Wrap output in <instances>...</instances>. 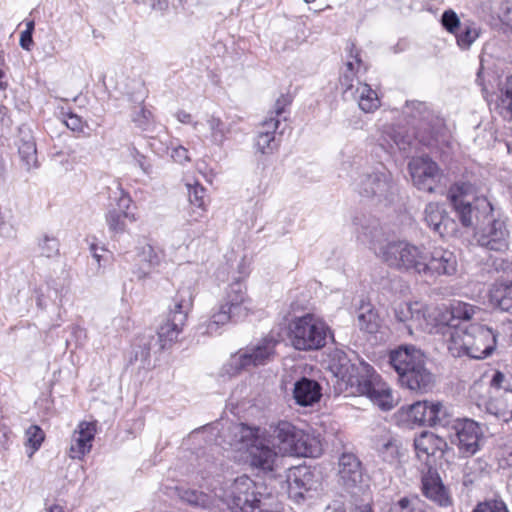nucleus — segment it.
<instances>
[{
    "label": "nucleus",
    "instance_id": "1",
    "mask_svg": "<svg viewBox=\"0 0 512 512\" xmlns=\"http://www.w3.org/2000/svg\"><path fill=\"white\" fill-rule=\"evenodd\" d=\"M449 199L462 226L479 224L474 232L477 245L487 251L505 253L510 245L506 219L495 214L491 202L475 183L459 181L449 189Z\"/></svg>",
    "mask_w": 512,
    "mask_h": 512
},
{
    "label": "nucleus",
    "instance_id": "2",
    "mask_svg": "<svg viewBox=\"0 0 512 512\" xmlns=\"http://www.w3.org/2000/svg\"><path fill=\"white\" fill-rule=\"evenodd\" d=\"M328 368L338 384L355 389L356 393L366 396L382 410L393 408L391 390L369 364L362 361L352 363L345 352L335 350L330 355Z\"/></svg>",
    "mask_w": 512,
    "mask_h": 512
},
{
    "label": "nucleus",
    "instance_id": "3",
    "mask_svg": "<svg viewBox=\"0 0 512 512\" xmlns=\"http://www.w3.org/2000/svg\"><path fill=\"white\" fill-rule=\"evenodd\" d=\"M360 233L364 240L371 244L376 255L389 267L402 271H413L418 274L422 273L426 253L421 247L406 241H390L381 244L382 230L379 228L377 221H373L369 226L362 225Z\"/></svg>",
    "mask_w": 512,
    "mask_h": 512
},
{
    "label": "nucleus",
    "instance_id": "4",
    "mask_svg": "<svg viewBox=\"0 0 512 512\" xmlns=\"http://www.w3.org/2000/svg\"><path fill=\"white\" fill-rule=\"evenodd\" d=\"M389 362L402 386L425 393L434 384V375L427 369L424 353L414 345H401L389 354Z\"/></svg>",
    "mask_w": 512,
    "mask_h": 512
},
{
    "label": "nucleus",
    "instance_id": "5",
    "mask_svg": "<svg viewBox=\"0 0 512 512\" xmlns=\"http://www.w3.org/2000/svg\"><path fill=\"white\" fill-rule=\"evenodd\" d=\"M496 333L482 324H471L468 327L452 330L448 350L454 357L467 356L472 359H484L496 348Z\"/></svg>",
    "mask_w": 512,
    "mask_h": 512
},
{
    "label": "nucleus",
    "instance_id": "6",
    "mask_svg": "<svg viewBox=\"0 0 512 512\" xmlns=\"http://www.w3.org/2000/svg\"><path fill=\"white\" fill-rule=\"evenodd\" d=\"M330 333L326 322L313 313L292 317L287 325V339L298 351L322 349Z\"/></svg>",
    "mask_w": 512,
    "mask_h": 512
},
{
    "label": "nucleus",
    "instance_id": "7",
    "mask_svg": "<svg viewBox=\"0 0 512 512\" xmlns=\"http://www.w3.org/2000/svg\"><path fill=\"white\" fill-rule=\"evenodd\" d=\"M248 302L246 286L240 279H236L229 284L219 307L212 313L202 333L213 335L228 322L244 319L249 313Z\"/></svg>",
    "mask_w": 512,
    "mask_h": 512
},
{
    "label": "nucleus",
    "instance_id": "8",
    "mask_svg": "<svg viewBox=\"0 0 512 512\" xmlns=\"http://www.w3.org/2000/svg\"><path fill=\"white\" fill-rule=\"evenodd\" d=\"M269 438L276 443V449L282 457H318L321 454L319 441L287 421H280Z\"/></svg>",
    "mask_w": 512,
    "mask_h": 512
},
{
    "label": "nucleus",
    "instance_id": "9",
    "mask_svg": "<svg viewBox=\"0 0 512 512\" xmlns=\"http://www.w3.org/2000/svg\"><path fill=\"white\" fill-rule=\"evenodd\" d=\"M276 345L277 341L274 338L266 337L257 344L239 351L222 367V375L233 377L241 371L266 365L274 358Z\"/></svg>",
    "mask_w": 512,
    "mask_h": 512
},
{
    "label": "nucleus",
    "instance_id": "10",
    "mask_svg": "<svg viewBox=\"0 0 512 512\" xmlns=\"http://www.w3.org/2000/svg\"><path fill=\"white\" fill-rule=\"evenodd\" d=\"M354 185L360 195L378 202L388 200L395 190L392 174L382 163L363 168Z\"/></svg>",
    "mask_w": 512,
    "mask_h": 512
},
{
    "label": "nucleus",
    "instance_id": "11",
    "mask_svg": "<svg viewBox=\"0 0 512 512\" xmlns=\"http://www.w3.org/2000/svg\"><path fill=\"white\" fill-rule=\"evenodd\" d=\"M241 439L253 436V439L247 444V460L253 468L262 471H273L282 460V456L276 449V443L269 437H260L254 435L252 429L242 426L240 428Z\"/></svg>",
    "mask_w": 512,
    "mask_h": 512
},
{
    "label": "nucleus",
    "instance_id": "12",
    "mask_svg": "<svg viewBox=\"0 0 512 512\" xmlns=\"http://www.w3.org/2000/svg\"><path fill=\"white\" fill-rule=\"evenodd\" d=\"M413 185L421 191L434 193L441 182L443 172L428 156L412 158L408 164Z\"/></svg>",
    "mask_w": 512,
    "mask_h": 512
},
{
    "label": "nucleus",
    "instance_id": "13",
    "mask_svg": "<svg viewBox=\"0 0 512 512\" xmlns=\"http://www.w3.org/2000/svg\"><path fill=\"white\" fill-rule=\"evenodd\" d=\"M452 429L454 434L450 436L451 443L458 447L463 456L474 455L479 449V439L482 434L478 423L467 418H455Z\"/></svg>",
    "mask_w": 512,
    "mask_h": 512
},
{
    "label": "nucleus",
    "instance_id": "14",
    "mask_svg": "<svg viewBox=\"0 0 512 512\" xmlns=\"http://www.w3.org/2000/svg\"><path fill=\"white\" fill-rule=\"evenodd\" d=\"M423 266L421 274L425 276H452L457 272L458 261L452 251L437 247L430 255L426 254Z\"/></svg>",
    "mask_w": 512,
    "mask_h": 512
},
{
    "label": "nucleus",
    "instance_id": "15",
    "mask_svg": "<svg viewBox=\"0 0 512 512\" xmlns=\"http://www.w3.org/2000/svg\"><path fill=\"white\" fill-rule=\"evenodd\" d=\"M113 194L117 208H110L108 210L106 223L110 231L116 234H122L126 230L125 220L128 219L130 222H134L136 221V217L129 212L132 202L130 196L120 186H117Z\"/></svg>",
    "mask_w": 512,
    "mask_h": 512
},
{
    "label": "nucleus",
    "instance_id": "16",
    "mask_svg": "<svg viewBox=\"0 0 512 512\" xmlns=\"http://www.w3.org/2000/svg\"><path fill=\"white\" fill-rule=\"evenodd\" d=\"M288 494L296 502L305 499L306 494L317 490L319 479L307 467H296L288 475Z\"/></svg>",
    "mask_w": 512,
    "mask_h": 512
},
{
    "label": "nucleus",
    "instance_id": "17",
    "mask_svg": "<svg viewBox=\"0 0 512 512\" xmlns=\"http://www.w3.org/2000/svg\"><path fill=\"white\" fill-rule=\"evenodd\" d=\"M339 482L345 489L352 491L363 482V468L358 457L350 452L341 454L338 460Z\"/></svg>",
    "mask_w": 512,
    "mask_h": 512
},
{
    "label": "nucleus",
    "instance_id": "18",
    "mask_svg": "<svg viewBox=\"0 0 512 512\" xmlns=\"http://www.w3.org/2000/svg\"><path fill=\"white\" fill-rule=\"evenodd\" d=\"M418 458L425 456L426 464L430 467L432 459L442 458L448 449V444L442 437L433 433L424 432L414 440Z\"/></svg>",
    "mask_w": 512,
    "mask_h": 512
},
{
    "label": "nucleus",
    "instance_id": "19",
    "mask_svg": "<svg viewBox=\"0 0 512 512\" xmlns=\"http://www.w3.org/2000/svg\"><path fill=\"white\" fill-rule=\"evenodd\" d=\"M96 434V425L92 422H81L72 434L69 456L72 459H82L92 448Z\"/></svg>",
    "mask_w": 512,
    "mask_h": 512
},
{
    "label": "nucleus",
    "instance_id": "20",
    "mask_svg": "<svg viewBox=\"0 0 512 512\" xmlns=\"http://www.w3.org/2000/svg\"><path fill=\"white\" fill-rule=\"evenodd\" d=\"M423 220L429 228L441 237L454 231V221L439 203L430 202L425 206Z\"/></svg>",
    "mask_w": 512,
    "mask_h": 512
},
{
    "label": "nucleus",
    "instance_id": "21",
    "mask_svg": "<svg viewBox=\"0 0 512 512\" xmlns=\"http://www.w3.org/2000/svg\"><path fill=\"white\" fill-rule=\"evenodd\" d=\"M394 315L396 320L404 325L409 335H413L414 329H428V325H424L425 314L418 303H400L394 308Z\"/></svg>",
    "mask_w": 512,
    "mask_h": 512
},
{
    "label": "nucleus",
    "instance_id": "22",
    "mask_svg": "<svg viewBox=\"0 0 512 512\" xmlns=\"http://www.w3.org/2000/svg\"><path fill=\"white\" fill-rule=\"evenodd\" d=\"M423 494L441 507H449L453 500L448 489L442 483V480L436 471L428 470L422 478Z\"/></svg>",
    "mask_w": 512,
    "mask_h": 512
},
{
    "label": "nucleus",
    "instance_id": "23",
    "mask_svg": "<svg viewBox=\"0 0 512 512\" xmlns=\"http://www.w3.org/2000/svg\"><path fill=\"white\" fill-rule=\"evenodd\" d=\"M321 390L316 380L302 377L294 384L293 397L300 406H312L320 400Z\"/></svg>",
    "mask_w": 512,
    "mask_h": 512
},
{
    "label": "nucleus",
    "instance_id": "24",
    "mask_svg": "<svg viewBox=\"0 0 512 512\" xmlns=\"http://www.w3.org/2000/svg\"><path fill=\"white\" fill-rule=\"evenodd\" d=\"M184 315L178 314L174 318L167 316L157 332L159 349L164 350L169 348L175 341H177L179 334L184 327Z\"/></svg>",
    "mask_w": 512,
    "mask_h": 512
},
{
    "label": "nucleus",
    "instance_id": "25",
    "mask_svg": "<svg viewBox=\"0 0 512 512\" xmlns=\"http://www.w3.org/2000/svg\"><path fill=\"white\" fill-rule=\"evenodd\" d=\"M429 317H433L435 323L433 325L427 323V330L431 331L432 328H436L437 331L448 336V343L451 340L452 330L462 328L454 322L450 307H436L429 313Z\"/></svg>",
    "mask_w": 512,
    "mask_h": 512
},
{
    "label": "nucleus",
    "instance_id": "26",
    "mask_svg": "<svg viewBox=\"0 0 512 512\" xmlns=\"http://www.w3.org/2000/svg\"><path fill=\"white\" fill-rule=\"evenodd\" d=\"M379 141L384 149L397 147L399 150L406 151L412 143V137L405 134L401 128L385 126Z\"/></svg>",
    "mask_w": 512,
    "mask_h": 512
},
{
    "label": "nucleus",
    "instance_id": "27",
    "mask_svg": "<svg viewBox=\"0 0 512 512\" xmlns=\"http://www.w3.org/2000/svg\"><path fill=\"white\" fill-rule=\"evenodd\" d=\"M195 296V290L192 285L182 286L178 289L174 298L173 307L167 316L174 318L175 315L183 314L184 323L186 324L189 311L192 309Z\"/></svg>",
    "mask_w": 512,
    "mask_h": 512
},
{
    "label": "nucleus",
    "instance_id": "28",
    "mask_svg": "<svg viewBox=\"0 0 512 512\" xmlns=\"http://www.w3.org/2000/svg\"><path fill=\"white\" fill-rule=\"evenodd\" d=\"M202 217V213L196 216L191 215L180 227L175 228L171 233V242L175 248L188 246V244L199 234V230L193 227V222H197Z\"/></svg>",
    "mask_w": 512,
    "mask_h": 512
},
{
    "label": "nucleus",
    "instance_id": "29",
    "mask_svg": "<svg viewBox=\"0 0 512 512\" xmlns=\"http://www.w3.org/2000/svg\"><path fill=\"white\" fill-rule=\"evenodd\" d=\"M487 410L503 421L511 420L512 391L492 395L487 404Z\"/></svg>",
    "mask_w": 512,
    "mask_h": 512
},
{
    "label": "nucleus",
    "instance_id": "30",
    "mask_svg": "<svg viewBox=\"0 0 512 512\" xmlns=\"http://www.w3.org/2000/svg\"><path fill=\"white\" fill-rule=\"evenodd\" d=\"M21 137L18 142V153L25 168L30 170L38 167L37 149L32 135L20 131Z\"/></svg>",
    "mask_w": 512,
    "mask_h": 512
},
{
    "label": "nucleus",
    "instance_id": "31",
    "mask_svg": "<svg viewBox=\"0 0 512 512\" xmlns=\"http://www.w3.org/2000/svg\"><path fill=\"white\" fill-rule=\"evenodd\" d=\"M495 109L504 119L512 121V74L499 85Z\"/></svg>",
    "mask_w": 512,
    "mask_h": 512
},
{
    "label": "nucleus",
    "instance_id": "32",
    "mask_svg": "<svg viewBox=\"0 0 512 512\" xmlns=\"http://www.w3.org/2000/svg\"><path fill=\"white\" fill-rule=\"evenodd\" d=\"M352 96L357 100L359 108L365 113H372L380 107L377 93L366 83H358Z\"/></svg>",
    "mask_w": 512,
    "mask_h": 512
},
{
    "label": "nucleus",
    "instance_id": "33",
    "mask_svg": "<svg viewBox=\"0 0 512 512\" xmlns=\"http://www.w3.org/2000/svg\"><path fill=\"white\" fill-rule=\"evenodd\" d=\"M490 297L501 311L512 313V282L496 284Z\"/></svg>",
    "mask_w": 512,
    "mask_h": 512
},
{
    "label": "nucleus",
    "instance_id": "34",
    "mask_svg": "<svg viewBox=\"0 0 512 512\" xmlns=\"http://www.w3.org/2000/svg\"><path fill=\"white\" fill-rule=\"evenodd\" d=\"M180 498L194 507L213 508L219 506L218 498L213 499L210 495L196 489H186L180 492Z\"/></svg>",
    "mask_w": 512,
    "mask_h": 512
},
{
    "label": "nucleus",
    "instance_id": "35",
    "mask_svg": "<svg viewBox=\"0 0 512 512\" xmlns=\"http://www.w3.org/2000/svg\"><path fill=\"white\" fill-rule=\"evenodd\" d=\"M429 419L430 424L429 426H453V421L455 420L452 418V415L449 411V408L445 406L442 402L436 401L430 402V410H429Z\"/></svg>",
    "mask_w": 512,
    "mask_h": 512
},
{
    "label": "nucleus",
    "instance_id": "36",
    "mask_svg": "<svg viewBox=\"0 0 512 512\" xmlns=\"http://www.w3.org/2000/svg\"><path fill=\"white\" fill-rule=\"evenodd\" d=\"M389 512H434V510L418 497H403L390 507Z\"/></svg>",
    "mask_w": 512,
    "mask_h": 512
},
{
    "label": "nucleus",
    "instance_id": "37",
    "mask_svg": "<svg viewBox=\"0 0 512 512\" xmlns=\"http://www.w3.org/2000/svg\"><path fill=\"white\" fill-rule=\"evenodd\" d=\"M139 261L143 263L140 268L139 277H144L150 273V271L158 266L162 260V255L151 245H145L142 247L139 253Z\"/></svg>",
    "mask_w": 512,
    "mask_h": 512
},
{
    "label": "nucleus",
    "instance_id": "38",
    "mask_svg": "<svg viewBox=\"0 0 512 512\" xmlns=\"http://www.w3.org/2000/svg\"><path fill=\"white\" fill-rule=\"evenodd\" d=\"M206 122L210 130L211 142L218 146L222 145L230 133V127L214 115L208 116Z\"/></svg>",
    "mask_w": 512,
    "mask_h": 512
},
{
    "label": "nucleus",
    "instance_id": "39",
    "mask_svg": "<svg viewBox=\"0 0 512 512\" xmlns=\"http://www.w3.org/2000/svg\"><path fill=\"white\" fill-rule=\"evenodd\" d=\"M430 402L431 401H418L412 404L409 407L408 417L409 419L416 424L429 426V410H430Z\"/></svg>",
    "mask_w": 512,
    "mask_h": 512
},
{
    "label": "nucleus",
    "instance_id": "40",
    "mask_svg": "<svg viewBox=\"0 0 512 512\" xmlns=\"http://www.w3.org/2000/svg\"><path fill=\"white\" fill-rule=\"evenodd\" d=\"M255 147L263 155H270L277 151L279 140L275 135L258 132L255 140Z\"/></svg>",
    "mask_w": 512,
    "mask_h": 512
},
{
    "label": "nucleus",
    "instance_id": "41",
    "mask_svg": "<svg viewBox=\"0 0 512 512\" xmlns=\"http://www.w3.org/2000/svg\"><path fill=\"white\" fill-rule=\"evenodd\" d=\"M449 307L455 323L460 320H471L476 311L479 310L478 307L461 301H455L451 303Z\"/></svg>",
    "mask_w": 512,
    "mask_h": 512
},
{
    "label": "nucleus",
    "instance_id": "42",
    "mask_svg": "<svg viewBox=\"0 0 512 512\" xmlns=\"http://www.w3.org/2000/svg\"><path fill=\"white\" fill-rule=\"evenodd\" d=\"M512 377L499 370H495L491 376L489 386L491 394H499L508 391H512L511 384Z\"/></svg>",
    "mask_w": 512,
    "mask_h": 512
},
{
    "label": "nucleus",
    "instance_id": "43",
    "mask_svg": "<svg viewBox=\"0 0 512 512\" xmlns=\"http://www.w3.org/2000/svg\"><path fill=\"white\" fill-rule=\"evenodd\" d=\"M457 44L461 49H468L479 37V31L475 26L464 25L455 34Z\"/></svg>",
    "mask_w": 512,
    "mask_h": 512
},
{
    "label": "nucleus",
    "instance_id": "44",
    "mask_svg": "<svg viewBox=\"0 0 512 512\" xmlns=\"http://www.w3.org/2000/svg\"><path fill=\"white\" fill-rule=\"evenodd\" d=\"M358 325L361 330L368 333H375L380 326L379 317L375 311L368 308L366 311L359 313Z\"/></svg>",
    "mask_w": 512,
    "mask_h": 512
},
{
    "label": "nucleus",
    "instance_id": "45",
    "mask_svg": "<svg viewBox=\"0 0 512 512\" xmlns=\"http://www.w3.org/2000/svg\"><path fill=\"white\" fill-rule=\"evenodd\" d=\"M188 188V198L191 205L195 206L196 208L200 209L203 214V211H205V205H206V190L203 186L196 183L195 185H187ZM198 212H194L195 216Z\"/></svg>",
    "mask_w": 512,
    "mask_h": 512
},
{
    "label": "nucleus",
    "instance_id": "46",
    "mask_svg": "<svg viewBox=\"0 0 512 512\" xmlns=\"http://www.w3.org/2000/svg\"><path fill=\"white\" fill-rule=\"evenodd\" d=\"M26 438V445L31 448V452L29 453V457H31L34 452L40 448L44 441L45 434L39 426L32 425L26 430Z\"/></svg>",
    "mask_w": 512,
    "mask_h": 512
},
{
    "label": "nucleus",
    "instance_id": "47",
    "mask_svg": "<svg viewBox=\"0 0 512 512\" xmlns=\"http://www.w3.org/2000/svg\"><path fill=\"white\" fill-rule=\"evenodd\" d=\"M382 460L387 463H394L399 456V445L394 439H388L378 449Z\"/></svg>",
    "mask_w": 512,
    "mask_h": 512
},
{
    "label": "nucleus",
    "instance_id": "48",
    "mask_svg": "<svg viewBox=\"0 0 512 512\" xmlns=\"http://www.w3.org/2000/svg\"><path fill=\"white\" fill-rule=\"evenodd\" d=\"M40 255L53 258L59 254V242L55 237L43 235L38 243Z\"/></svg>",
    "mask_w": 512,
    "mask_h": 512
},
{
    "label": "nucleus",
    "instance_id": "49",
    "mask_svg": "<svg viewBox=\"0 0 512 512\" xmlns=\"http://www.w3.org/2000/svg\"><path fill=\"white\" fill-rule=\"evenodd\" d=\"M406 108H407L406 113L415 119L426 120L430 116L428 107L423 102H419V101L408 102L406 105Z\"/></svg>",
    "mask_w": 512,
    "mask_h": 512
},
{
    "label": "nucleus",
    "instance_id": "50",
    "mask_svg": "<svg viewBox=\"0 0 512 512\" xmlns=\"http://www.w3.org/2000/svg\"><path fill=\"white\" fill-rule=\"evenodd\" d=\"M441 24L452 34H455L461 28L458 15L451 9L444 11L441 16Z\"/></svg>",
    "mask_w": 512,
    "mask_h": 512
},
{
    "label": "nucleus",
    "instance_id": "51",
    "mask_svg": "<svg viewBox=\"0 0 512 512\" xmlns=\"http://www.w3.org/2000/svg\"><path fill=\"white\" fill-rule=\"evenodd\" d=\"M346 49L349 53V56L345 64L344 71L357 73L359 68L363 65V63L362 60L359 58L358 52L355 51L354 43H350Z\"/></svg>",
    "mask_w": 512,
    "mask_h": 512
},
{
    "label": "nucleus",
    "instance_id": "52",
    "mask_svg": "<svg viewBox=\"0 0 512 512\" xmlns=\"http://www.w3.org/2000/svg\"><path fill=\"white\" fill-rule=\"evenodd\" d=\"M472 512H509L501 500H489L479 503Z\"/></svg>",
    "mask_w": 512,
    "mask_h": 512
},
{
    "label": "nucleus",
    "instance_id": "53",
    "mask_svg": "<svg viewBox=\"0 0 512 512\" xmlns=\"http://www.w3.org/2000/svg\"><path fill=\"white\" fill-rule=\"evenodd\" d=\"M151 344L150 337H142L140 339L139 350H135L134 352V360L145 361L150 356Z\"/></svg>",
    "mask_w": 512,
    "mask_h": 512
},
{
    "label": "nucleus",
    "instance_id": "54",
    "mask_svg": "<svg viewBox=\"0 0 512 512\" xmlns=\"http://www.w3.org/2000/svg\"><path fill=\"white\" fill-rule=\"evenodd\" d=\"M130 154L145 174L149 175L152 173V165L146 156L142 155L135 147H132Z\"/></svg>",
    "mask_w": 512,
    "mask_h": 512
},
{
    "label": "nucleus",
    "instance_id": "55",
    "mask_svg": "<svg viewBox=\"0 0 512 512\" xmlns=\"http://www.w3.org/2000/svg\"><path fill=\"white\" fill-rule=\"evenodd\" d=\"M291 103V99L288 95H280L274 103L273 110L269 113L270 116H280L287 106Z\"/></svg>",
    "mask_w": 512,
    "mask_h": 512
},
{
    "label": "nucleus",
    "instance_id": "56",
    "mask_svg": "<svg viewBox=\"0 0 512 512\" xmlns=\"http://www.w3.org/2000/svg\"><path fill=\"white\" fill-rule=\"evenodd\" d=\"M64 123L67 128L74 132H83L85 126L81 117L72 113L67 115L66 119L64 120Z\"/></svg>",
    "mask_w": 512,
    "mask_h": 512
},
{
    "label": "nucleus",
    "instance_id": "57",
    "mask_svg": "<svg viewBox=\"0 0 512 512\" xmlns=\"http://www.w3.org/2000/svg\"><path fill=\"white\" fill-rule=\"evenodd\" d=\"M280 121L278 118L274 116H268L261 124L260 133H269L275 135L276 130L278 129Z\"/></svg>",
    "mask_w": 512,
    "mask_h": 512
},
{
    "label": "nucleus",
    "instance_id": "58",
    "mask_svg": "<svg viewBox=\"0 0 512 512\" xmlns=\"http://www.w3.org/2000/svg\"><path fill=\"white\" fill-rule=\"evenodd\" d=\"M355 72L344 71L340 76V84L344 88V94H347L349 91L353 89V81L355 78Z\"/></svg>",
    "mask_w": 512,
    "mask_h": 512
},
{
    "label": "nucleus",
    "instance_id": "59",
    "mask_svg": "<svg viewBox=\"0 0 512 512\" xmlns=\"http://www.w3.org/2000/svg\"><path fill=\"white\" fill-rule=\"evenodd\" d=\"M171 157L174 159L175 162H178L180 164H183L190 160V157L188 155V150L182 146H178V147L174 148L172 150Z\"/></svg>",
    "mask_w": 512,
    "mask_h": 512
},
{
    "label": "nucleus",
    "instance_id": "60",
    "mask_svg": "<svg viewBox=\"0 0 512 512\" xmlns=\"http://www.w3.org/2000/svg\"><path fill=\"white\" fill-rule=\"evenodd\" d=\"M324 512H346L345 502L343 499L332 500L325 508Z\"/></svg>",
    "mask_w": 512,
    "mask_h": 512
},
{
    "label": "nucleus",
    "instance_id": "61",
    "mask_svg": "<svg viewBox=\"0 0 512 512\" xmlns=\"http://www.w3.org/2000/svg\"><path fill=\"white\" fill-rule=\"evenodd\" d=\"M33 43L32 34L29 30H24L20 37V46L25 50H30V46Z\"/></svg>",
    "mask_w": 512,
    "mask_h": 512
},
{
    "label": "nucleus",
    "instance_id": "62",
    "mask_svg": "<svg viewBox=\"0 0 512 512\" xmlns=\"http://www.w3.org/2000/svg\"><path fill=\"white\" fill-rule=\"evenodd\" d=\"M168 8V2H151V9L156 15H164Z\"/></svg>",
    "mask_w": 512,
    "mask_h": 512
},
{
    "label": "nucleus",
    "instance_id": "63",
    "mask_svg": "<svg viewBox=\"0 0 512 512\" xmlns=\"http://www.w3.org/2000/svg\"><path fill=\"white\" fill-rule=\"evenodd\" d=\"M176 118L179 122L183 124H190L192 123V116L190 113L180 110L176 113Z\"/></svg>",
    "mask_w": 512,
    "mask_h": 512
},
{
    "label": "nucleus",
    "instance_id": "64",
    "mask_svg": "<svg viewBox=\"0 0 512 512\" xmlns=\"http://www.w3.org/2000/svg\"><path fill=\"white\" fill-rule=\"evenodd\" d=\"M506 465L512 467V450L510 447L507 448V456L504 458Z\"/></svg>",
    "mask_w": 512,
    "mask_h": 512
}]
</instances>
